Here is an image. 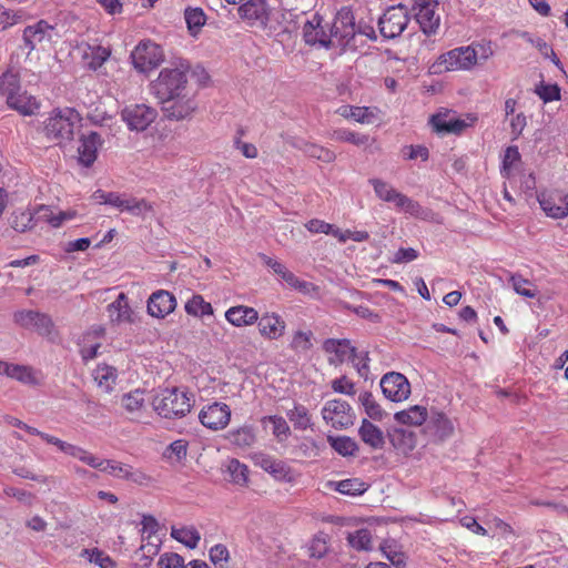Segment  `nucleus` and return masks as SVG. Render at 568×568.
<instances>
[{
	"instance_id": "57",
	"label": "nucleus",
	"mask_w": 568,
	"mask_h": 568,
	"mask_svg": "<svg viewBox=\"0 0 568 568\" xmlns=\"http://www.w3.org/2000/svg\"><path fill=\"white\" fill-rule=\"evenodd\" d=\"M82 557L89 559L90 562L98 565L100 568H114V561L99 549H84L81 554Z\"/></svg>"
},
{
	"instance_id": "35",
	"label": "nucleus",
	"mask_w": 568,
	"mask_h": 568,
	"mask_svg": "<svg viewBox=\"0 0 568 568\" xmlns=\"http://www.w3.org/2000/svg\"><path fill=\"white\" fill-rule=\"evenodd\" d=\"M226 438L232 445L243 449L253 446L256 442L254 428L247 425L231 429Z\"/></svg>"
},
{
	"instance_id": "36",
	"label": "nucleus",
	"mask_w": 568,
	"mask_h": 568,
	"mask_svg": "<svg viewBox=\"0 0 568 568\" xmlns=\"http://www.w3.org/2000/svg\"><path fill=\"white\" fill-rule=\"evenodd\" d=\"M121 406L130 415H139L145 406V390L134 389L121 397Z\"/></svg>"
},
{
	"instance_id": "64",
	"label": "nucleus",
	"mask_w": 568,
	"mask_h": 568,
	"mask_svg": "<svg viewBox=\"0 0 568 568\" xmlns=\"http://www.w3.org/2000/svg\"><path fill=\"white\" fill-rule=\"evenodd\" d=\"M3 24H6V30L14 24L22 23L27 20V12L24 10H9L3 7Z\"/></svg>"
},
{
	"instance_id": "34",
	"label": "nucleus",
	"mask_w": 568,
	"mask_h": 568,
	"mask_svg": "<svg viewBox=\"0 0 568 568\" xmlns=\"http://www.w3.org/2000/svg\"><path fill=\"white\" fill-rule=\"evenodd\" d=\"M430 123L435 131L444 133H460L467 123L462 119L448 118L446 114H434Z\"/></svg>"
},
{
	"instance_id": "41",
	"label": "nucleus",
	"mask_w": 568,
	"mask_h": 568,
	"mask_svg": "<svg viewBox=\"0 0 568 568\" xmlns=\"http://www.w3.org/2000/svg\"><path fill=\"white\" fill-rule=\"evenodd\" d=\"M332 140L338 142H347L356 146L367 145L371 141L369 135L354 132L347 129H336L332 132Z\"/></svg>"
},
{
	"instance_id": "45",
	"label": "nucleus",
	"mask_w": 568,
	"mask_h": 568,
	"mask_svg": "<svg viewBox=\"0 0 568 568\" xmlns=\"http://www.w3.org/2000/svg\"><path fill=\"white\" fill-rule=\"evenodd\" d=\"M312 331H296L292 336L290 348L298 354H305L313 347Z\"/></svg>"
},
{
	"instance_id": "63",
	"label": "nucleus",
	"mask_w": 568,
	"mask_h": 568,
	"mask_svg": "<svg viewBox=\"0 0 568 568\" xmlns=\"http://www.w3.org/2000/svg\"><path fill=\"white\" fill-rule=\"evenodd\" d=\"M37 220H44L53 227H59L65 221V214H62L61 212L59 214H53V212L48 207L41 206L38 211Z\"/></svg>"
},
{
	"instance_id": "38",
	"label": "nucleus",
	"mask_w": 568,
	"mask_h": 568,
	"mask_svg": "<svg viewBox=\"0 0 568 568\" xmlns=\"http://www.w3.org/2000/svg\"><path fill=\"white\" fill-rule=\"evenodd\" d=\"M226 473L230 475V481L240 487H246L248 484V467L236 458L229 460Z\"/></svg>"
},
{
	"instance_id": "54",
	"label": "nucleus",
	"mask_w": 568,
	"mask_h": 568,
	"mask_svg": "<svg viewBox=\"0 0 568 568\" xmlns=\"http://www.w3.org/2000/svg\"><path fill=\"white\" fill-rule=\"evenodd\" d=\"M358 400L364 406L366 414L373 419H381L383 410L369 392H363L358 396Z\"/></svg>"
},
{
	"instance_id": "11",
	"label": "nucleus",
	"mask_w": 568,
	"mask_h": 568,
	"mask_svg": "<svg viewBox=\"0 0 568 568\" xmlns=\"http://www.w3.org/2000/svg\"><path fill=\"white\" fill-rule=\"evenodd\" d=\"M133 64L140 72H148L163 60V51L154 42H140L131 54Z\"/></svg>"
},
{
	"instance_id": "10",
	"label": "nucleus",
	"mask_w": 568,
	"mask_h": 568,
	"mask_svg": "<svg viewBox=\"0 0 568 568\" xmlns=\"http://www.w3.org/2000/svg\"><path fill=\"white\" fill-rule=\"evenodd\" d=\"M156 116V110L146 104H131L121 111V118L131 131L146 130Z\"/></svg>"
},
{
	"instance_id": "52",
	"label": "nucleus",
	"mask_w": 568,
	"mask_h": 568,
	"mask_svg": "<svg viewBox=\"0 0 568 568\" xmlns=\"http://www.w3.org/2000/svg\"><path fill=\"white\" fill-rule=\"evenodd\" d=\"M185 22L190 32L195 36L205 24V14L200 8H190L185 10Z\"/></svg>"
},
{
	"instance_id": "39",
	"label": "nucleus",
	"mask_w": 568,
	"mask_h": 568,
	"mask_svg": "<svg viewBox=\"0 0 568 568\" xmlns=\"http://www.w3.org/2000/svg\"><path fill=\"white\" fill-rule=\"evenodd\" d=\"M36 217L29 210H16L11 213L9 223L11 227L20 233L32 230L36 226Z\"/></svg>"
},
{
	"instance_id": "17",
	"label": "nucleus",
	"mask_w": 568,
	"mask_h": 568,
	"mask_svg": "<svg viewBox=\"0 0 568 568\" xmlns=\"http://www.w3.org/2000/svg\"><path fill=\"white\" fill-rule=\"evenodd\" d=\"M538 202L545 214L552 219H564L568 215V194L562 192L541 193Z\"/></svg>"
},
{
	"instance_id": "59",
	"label": "nucleus",
	"mask_w": 568,
	"mask_h": 568,
	"mask_svg": "<svg viewBox=\"0 0 568 568\" xmlns=\"http://www.w3.org/2000/svg\"><path fill=\"white\" fill-rule=\"evenodd\" d=\"M536 93L545 103L560 99V89L557 84H540L536 88Z\"/></svg>"
},
{
	"instance_id": "22",
	"label": "nucleus",
	"mask_w": 568,
	"mask_h": 568,
	"mask_svg": "<svg viewBox=\"0 0 568 568\" xmlns=\"http://www.w3.org/2000/svg\"><path fill=\"white\" fill-rule=\"evenodd\" d=\"M323 349L332 355L328 361L333 365H339L346 359L355 362L356 348L347 339L328 338L324 342Z\"/></svg>"
},
{
	"instance_id": "7",
	"label": "nucleus",
	"mask_w": 568,
	"mask_h": 568,
	"mask_svg": "<svg viewBox=\"0 0 568 568\" xmlns=\"http://www.w3.org/2000/svg\"><path fill=\"white\" fill-rule=\"evenodd\" d=\"M408 21L407 8L404 4L390 7L378 20L379 32L386 39H395L406 29Z\"/></svg>"
},
{
	"instance_id": "3",
	"label": "nucleus",
	"mask_w": 568,
	"mask_h": 568,
	"mask_svg": "<svg viewBox=\"0 0 568 568\" xmlns=\"http://www.w3.org/2000/svg\"><path fill=\"white\" fill-rule=\"evenodd\" d=\"M0 94L7 98L8 105L23 115H32L39 110L36 97L21 92L20 80L16 73L6 72L0 77Z\"/></svg>"
},
{
	"instance_id": "55",
	"label": "nucleus",
	"mask_w": 568,
	"mask_h": 568,
	"mask_svg": "<svg viewBox=\"0 0 568 568\" xmlns=\"http://www.w3.org/2000/svg\"><path fill=\"white\" fill-rule=\"evenodd\" d=\"M287 417L293 423L295 428L306 429L311 425L308 412L302 405H297L293 409L288 410Z\"/></svg>"
},
{
	"instance_id": "25",
	"label": "nucleus",
	"mask_w": 568,
	"mask_h": 568,
	"mask_svg": "<svg viewBox=\"0 0 568 568\" xmlns=\"http://www.w3.org/2000/svg\"><path fill=\"white\" fill-rule=\"evenodd\" d=\"M240 17L250 24L264 26L267 20V8L264 0H247L237 9Z\"/></svg>"
},
{
	"instance_id": "27",
	"label": "nucleus",
	"mask_w": 568,
	"mask_h": 568,
	"mask_svg": "<svg viewBox=\"0 0 568 568\" xmlns=\"http://www.w3.org/2000/svg\"><path fill=\"white\" fill-rule=\"evenodd\" d=\"M109 316L114 323H133L134 312L129 305L128 296L120 293L115 301L108 305Z\"/></svg>"
},
{
	"instance_id": "40",
	"label": "nucleus",
	"mask_w": 568,
	"mask_h": 568,
	"mask_svg": "<svg viewBox=\"0 0 568 568\" xmlns=\"http://www.w3.org/2000/svg\"><path fill=\"white\" fill-rule=\"evenodd\" d=\"M23 429L26 432H28L29 434H31V435L39 436L41 439H43L48 444L57 446L62 453H64V454H67L69 456L77 455V453H79L77 450V446L75 445L69 444L67 442H63V440L59 439L58 437H54V436L49 435L47 433L40 432L39 429H37V428L32 427V426H29V425L26 424V425H23Z\"/></svg>"
},
{
	"instance_id": "51",
	"label": "nucleus",
	"mask_w": 568,
	"mask_h": 568,
	"mask_svg": "<svg viewBox=\"0 0 568 568\" xmlns=\"http://www.w3.org/2000/svg\"><path fill=\"white\" fill-rule=\"evenodd\" d=\"M509 282L517 294L528 298L536 297V287L529 280L524 278L519 274H513L509 277Z\"/></svg>"
},
{
	"instance_id": "12",
	"label": "nucleus",
	"mask_w": 568,
	"mask_h": 568,
	"mask_svg": "<svg viewBox=\"0 0 568 568\" xmlns=\"http://www.w3.org/2000/svg\"><path fill=\"white\" fill-rule=\"evenodd\" d=\"M231 419V408L225 403L205 405L199 413L201 424L211 430L224 429Z\"/></svg>"
},
{
	"instance_id": "32",
	"label": "nucleus",
	"mask_w": 568,
	"mask_h": 568,
	"mask_svg": "<svg viewBox=\"0 0 568 568\" xmlns=\"http://www.w3.org/2000/svg\"><path fill=\"white\" fill-rule=\"evenodd\" d=\"M292 145L302 151L305 155L320 160L324 163H331L336 159V155L333 151L304 140H296L292 142Z\"/></svg>"
},
{
	"instance_id": "24",
	"label": "nucleus",
	"mask_w": 568,
	"mask_h": 568,
	"mask_svg": "<svg viewBox=\"0 0 568 568\" xmlns=\"http://www.w3.org/2000/svg\"><path fill=\"white\" fill-rule=\"evenodd\" d=\"M102 145V139L97 132L81 135L78 148L79 161L84 166H91L97 160V153Z\"/></svg>"
},
{
	"instance_id": "23",
	"label": "nucleus",
	"mask_w": 568,
	"mask_h": 568,
	"mask_svg": "<svg viewBox=\"0 0 568 568\" xmlns=\"http://www.w3.org/2000/svg\"><path fill=\"white\" fill-rule=\"evenodd\" d=\"M84 65L90 70H98L111 54V50L100 44L82 43L79 45Z\"/></svg>"
},
{
	"instance_id": "53",
	"label": "nucleus",
	"mask_w": 568,
	"mask_h": 568,
	"mask_svg": "<svg viewBox=\"0 0 568 568\" xmlns=\"http://www.w3.org/2000/svg\"><path fill=\"white\" fill-rule=\"evenodd\" d=\"M263 423L272 425L273 435L280 440H284L290 435V426L287 422L281 416H267L263 418Z\"/></svg>"
},
{
	"instance_id": "6",
	"label": "nucleus",
	"mask_w": 568,
	"mask_h": 568,
	"mask_svg": "<svg viewBox=\"0 0 568 568\" xmlns=\"http://www.w3.org/2000/svg\"><path fill=\"white\" fill-rule=\"evenodd\" d=\"M478 52L474 47H459L442 54L434 68L436 72L469 70L477 63Z\"/></svg>"
},
{
	"instance_id": "30",
	"label": "nucleus",
	"mask_w": 568,
	"mask_h": 568,
	"mask_svg": "<svg viewBox=\"0 0 568 568\" xmlns=\"http://www.w3.org/2000/svg\"><path fill=\"white\" fill-rule=\"evenodd\" d=\"M376 109L368 106L342 105L336 113L344 119H352L362 124H371L376 119Z\"/></svg>"
},
{
	"instance_id": "16",
	"label": "nucleus",
	"mask_w": 568,
	"mask_h": 568,
	"mask_svg": "<svg viewBox=\"0 0 568 568\" xmlns=\"http://www.w3.org/2000/svg\"><path fill=\"white\" fill-rule=\"evenodd\" d=\"M436 7L437 2L426 0H418L416 2L415 9H417V12L415 18L426 36L435 34L439 28L440 18L436 14Z\"/></svg>"
},
{
	"instance_id": "60",
	"label": "nucleus",
	"mask_w": 568,
	"mask_h": 568,
	"mask_svg": "<svg viewBox=\"0 0 568 568\" xmlns=\"http://www.w3.org/2000/svg\"><path fill=\"white\" fill-rule=\"evenodd\" d=\"M385 557L390 561V564L395 568H405L406 567V557L403 552L397 551L390 545H383L381 547Z\"/></svg>"
},
{
	"instance_id": "61",
	"label": "nucleus",
	"mask_w": 568,
	"mask_h": 568,
	"mask_svg": "<svg viewBox=\"0 0 568 568\" xmlns=\"http://www.w3.org/2000/svg\"><path fill=\"white\" fill-rule=\"evenodd\" d=\"M229 550L222 545H215L210 549V559L216 568H224L229 560Z\"/></svg>"
},
{
	"instance_id": "5",
	"label": "nucleus",
	"mask_w": 568,
	"mask_h": 568,
	"mask_svg": "<svg viewBox=\"0 0 568 568\" xmlns=\"http://www.w3.org/2000/svg\"><path fill=\"white\" fill-rule=\"evenodd\" d=\"M331 34L334 40V47H339L342 51L356 48L355 37L357 30L353 12L349 9L342 8L337 12L331 28Z\"/></svg>"
},
{
	"instance_id": "21",
	"label": "nucleus",
	"mask_w": 568,
	"mask_h": 568,
	"mask_svg": "<svg viewBox=\"0 0 568 568\" xmlns=\"http://www.w3.org/2000/svg\"><path fill=\"white\" fill-rule=\"evenodd\" d=\"M257 321L258 332L266 339L275 341L285 334L286 323L277 313L266 312Z\"/></svg>"
},
{
	"instance_id": "13",
	"label": "nucleus",
	"mask_w": 568,
	"mask_h": 568,
	"mask_svg": "<svg viewBox=\"0 0 568 568\" xmlns=\"http://www.w3.org/2000/svg\"><path fill=\"white\" fill-rule=\"evenodd\" d=\"M381 388L386 398L398 403L408 398L410 394V384L405 375L390 372L381 379Z\"/></svg>"
},
{
	"instance_id": "20",
	"label": "nucleus",
	"mask_w": 568,
	"mask_h": 568,
	"mask_svg": "<svg viewBox=\"0 0 568 568\" xmlns=\"http://www.w3.org/2000/svg\"><path fill=\"white\" fill-rule=\"evenodd\" d=\"M77 455H71L72 457L81 460L82 463L87 464L88 466L99 469L101 471H105L108 474L114 475L119 477V474H123V471L128 470V465L115 463L112 460H105L100 459L99 457L94 456L90 452L85 450L82 447L77 446Z\"/></svg>"
},
{
	"instance_id": "49",
	"label": "nucleus",
	"mask_w": 568,
	"mask_h": 568,
	"mask_svg": "<svg viewBox=\"0 0 568 568\" xmlns=\"http://www.w3.org/2000/svg\"><path fill=\"white\" fill-rule=\"evenodd\" d=\"M367 485L358 478H349L337 481L335 484V489L343 494L349 496L362 495L367 490Z\"/></svg>"
},
{
	"instance_id": "8",
	"label": "nucleus",
	"mask_w": 568,
	"mask_h": 568,
	"mask_svg": "<svg viewBox=\"0 0 568 568\" xmlns=\"http://www.w3.org/2000/svg\"><path fill=\"white\" fill-rule=\"evenodd\" d=\"M54 33L55 28L45 20L28 26L22 33L23 44L21 49L27 51V55H30L33 50L42 47L44 43H50Z\"/></svg>"
},
{
	"instance_id": "58",
	"label": "nucleus",
	"mask_w": 568,
	"mask_h": 568,
	"mask_svg": "<svg viewBox=\"0 0 568 568\" xmlns=\"http://www.w3.org/2000/svg\"><path fill=\"white\" fill-rule=\"evenodd\" d=\"M333 236L338 239L339 242L345 243L349 239L355 242L366 241L369 234L366 231H342L341 229L334 227Z\"/></svg>"
},
{
	"instance_id": "44",
	"label": "nucleus",
	"mask_w": 568,
	"mask_h": 568,
	"mask_svg": "<svg viewBox=\"0 0 568 568\" xmlns=\"http://www.w3.org/2000/svg\"><path fill=\"white\" fill-rule=\"evenodd\" d=\"M369 183L373 185L375 194L385 202H390L396 205L403 194L392 187L387 182L379 179H371Z\"/></svg>"
},
{
	"instance_id": "43",
	"label": "nucleus",
	"mask_w": 568,
	"mask_h": 568,
	"mask_svg": "<svg viewBox=\"0 0 568 568\" xmlns=\"http://www.w3.org/2000/svg\"><path fill=\"white\" fill-rule=\"evenodd\" d=\"M327 442L335 452L344 457L354 456L358 450L357 443L347 436H328Z\"/></svg>"
},
{
	"instance_id": "28",
	"label": "nucleus",
	"mask_w": 568,
	"mask_h": 568,
	"mask_svg": "<svg viewBox=\"0 0 568 568\" xmlns=\"http://www.w3.org/2000/svg\"><path fill=\"white\" fill-rule=\"evenodd\" d=\"M225 318L227 320L229 323L236 327L248 326L257 322L258 313L253 307L237 305L230 307L225 312Z\"/></svg>"
},
{
	"instance_id": "4",
	"label": "nucleus",
	"mask_w": 568,
	"mask_h": 568,
	"mask_svg": "<svg viewBox=\"0 0 568 568\" xmlns=\"http://www.w3.org/2000/svg\"><path fill=\"white\" fill-rule=\"evenodd\" d=\"M80 121L81 116L75 110H59L45 121L44 132L49 139L69 141L73 138Z\"/></svg>"
},
{
	"instance_id": "48",
	"label": "nucleus",
	"mask_w": 568,
	"mask_h": 568,
	"mask_svg": "<svg viewBox=\"0 0 568 568\" xmlns=\"http://www.w3.org/2000/svg\"><path fill=\"white\" fill-rule=\"evenodd\" d=\"M396 207L402 209L406 213H409L410 215L423 220L428 219L430 215L429 210L424 209L418 202L409 199L405 194H402V196L398 199Z\"/></svg>"
},
{
	"instance_id": "1",
	"label": "nucleus",
	"mask_w": 568,
	"mask_h": 568,
	"mask_svg": "<svg viewBox=\"0 0 568 568\" xmlns=\"http://www.w3.org/2000/svg\"><path fill=\"white\" fill-rule=\"evenodd\" d=\"M189 67L181 63L160 71L151 89L161 104L164 115L170 120H183L196 109L194 92L187 83Z\"/></svg>"
},
{
	"instance_id": "9",
	"label": "nucleus",
	"mask_w": 568,
	"mask_h": 568,
	"mask_svg": "<svg viewBox=\"0 0 568 568\" xmlns=\"http://www.w3.org/2000/svg\"><path fill=\"white\" fill-rule=\"evenodd\" d=\"M323 419L336 429L347 428L354 423L352 407L342 399L327 400L322 409Z\"/></svg>"
},
{
	"instance_id": "42",
	"label": "nucleus",
	"mask_w": 568,
	"mask_h": 568,
	"mask_svg": "<svg viewBox=\"0 0 568 568\" xmlns=\"http://www.w3.org/2000/svg\"><path fill=\"white\" fill-rule=\"evenodd\" d=\"M116 369L109 365H98L93 372L94 381L100 387H103L106 392L113 388L116 381Z\"/></svg>"
},
{
	"instance_id": "47",
	"label": "nucleus",
	"mask_w": 568,
	"mask_h": 568,
	"mask_svg": "<svg viewBox=\"0 0 568 568\" xmlns=\"http://www.w3.org/2000/svg\"><path fill=\"white\" fill-rule=\"evenodd\" d=\"M429 424L433 426L435 435L439 439L449 437L454 432V425L450 419L442 413H435L430 417Z\"/></svg>"
},
{
	"instance_id": "31",
	"label": "nucleus",
	"mask_w": 568,
	"mask_h": 568,
	"mask_svg": "<svg viewBox=\"0 0 568 568\" xmlns=\"http://www.w3.org/2000/svg\"><path fill=\"white\" fill-rule=\"evenodd\" d=\"M358 435L373 449H382L384 447L385 437L382 429L367 419H363Z\"/></svg>"
},
{
	"instance_id": "29",
	"label": "nucleus",
	"mask_w": 568,
	"mask_h": 568,
	"mask_svg": "<svg viewBox=\"0 0 568 568\" xmlns=\"http://www.w3.org/2000/svg\"><path fill=\"white\" fill-rule=\"evenodd\" d=\"M392 446L402 454H408L416 447V435L404 428H393L388 432Z\"/></svg>"
},
{
	"instance_id": "26",
	"label": "nucleus",
	"mask_w": 568,
	"mask_h": 568,
	"mask_svg": "<svg viewBox=\"0 0 568 568\" xmlns=\"http://www.w3.org/2000/svg\"><path fill=\"white\" fill-rule=\"evenodd\" d=\"M0 375L8 376L27 385H37L39 383L34 369L27 365L0 361Z\"/></svg>"
},
{
	"instance_id": "50",
	"label": "nucleus",
	"mask_w": 568,
	"mask_h": 568,
	"mask_svg": "<svg viewBox=\"0 0 568 568\" xmlns=\"http://www.w3.org/2000/svg\"><path fill=\"white\" fill-rule=\"evenodd\" d=\"M185 312L192 316L212 315L213 307L201 295H193L185 304Z\"/></svg>"
},
{
	"instance_id": "19",
	"label": "nucleus",
	"mask_w": 568,
	"mask_h": 568,
	"mask_svg": "<svg viewBox=\"0 0 568 568\" xmlns=\"http://www.w3.org/2000/svg\"><path fill=\"white\" fill-rule=\"evenodd\" d=\"M176 307L175 296L169 291L159 290L148 301V313L156 318H164Z\"/></svg>"
},
{
	"instance_id": "2",
	"label": "nucleus",
	"mask_w": 568,
	"mask_h": 568,
	"mask_svg": "<svg viewBox=\"0 0 568 568\" xmlns=\"http://www.w3.org/2000/svg\"><path fill=\"white\" fill-rule=\"evenodd\" d=\"M153 409L163 418H181L190 413L193 406L192 396L176 387L160 390L152 398Z\"/></svg>"
},
{
	"instance_id": "33",
	"label": "nucleus",
	"mask_w": 568,
	"mask_h": 568,
	"mask_svg": "<svg viewBox=\"0 0 568 568\" xmlns=\"http://www.w3.org/2000/svg\"><path fill=\"white\" fill-rule=\"evenodd\" d=\"M24 316L28 320V322L36 327L37 332L40 335L45 336L51 341H54L57 332L54 329V324L50 316L33 311L27 312Z\"/></svg>"
},
{
	"instance_id": "18",
	"label": "nucleus",
	"mask_w": 568,
	"mask_h": 568,
	"mask_svg": "<svg viewBox=\"0 0 568 568\" xmlns=\"http://www.w3.org/2000/svg\"><path fill=\"white\" fill-rule=\"evenodd\" d=\"M303 38L310 45H318L326 49L334 47L332 34L324 30L322 17L318 14L313 16L312 20L305 22L303 26Z\"/></svg>"
},
{
	"instance_id": "56",
	"label": "nucleus",
	"mask_w": 568,
	"mask_h": 568,
	"mask_svg": "<svg viewBox=\"0 0 568 568\" xmlns=\"http://www.w3.org/2000/svg\"><path fill=\"white\" fill-rule=\"evenodd\" d=\"M349 545L357 550H368L371 548L372 536L368 529H358L347 537Z\"/></svg>"
},
{
	"instance_id": "37",
	"label": "nucleus",
	"mask_w": 568,
	"mask_h": 568,
	"mask_svg": "<svg viewBox=\"0 0 568 568\" xmlns=\"http://www.w3.org/2000/svg\"><path fill=\"white\" fill-rule=\"evenodd\" d=\"M394 417L400 424L420 426L427 419V409L424 406L415 405L396 413Z\"/></svg>"
},
{
	"instance_id": "14",
	"label": "nucleus",
	"mask_w": 568,
	"mask_h": 568,
	"mask_svg": "<svg viewBox=\"0 0 568 568\" xmlns=\"http://www.w3.org/2000/svg\"><path fill=\"white\" fill-rule=\"evenodd\" d=\"M253 460L255 466L272 475L276 480L293 483L296 479L295 473L284 460L264 453L255 454Z\"/></svg>"
},
{
	"instance_id": "62",
	"label": "nucleus",
	"mask_w": 568,
	"mask_h": 568,
	"mask_svg": "<svg viewBox=\"0 0 568 568\" xmlns=\"http://www.w3.org/2000/svg\"><path fill=\"white\" fill-rule=\"evenodd\" d=\"M159 568H185L184 559L175 552L163 554L159 561Z\"/></svg>"
},
{
	"instance_id": "46",
	"label": "nucleus",
	"mask_w": 568,
	"mask_h": 568,
	"mask_svg": "<svg viewBox=\"0 0 568 568\" xmlns=\"http://www.w3.org/2000/svg\"><path fill=\"white\" fill-rule=\"evenodd\" d=\"M171 536L189 548H195L201 539L194 527L172 528Z\"/></svg>"
},
{
	"instance_id": "15",
	"label": "nucleus",
	"mask_w": 568,
	"mask_h": 568,
	"mask_svg": "<svg viewBox=\"0 0 568 568\" xmlns=\"http://www.w3.org/2000/svg\"><path fill=\"white\" fill-rule=\"evenodd\" d=\"M106 205L113 206L121 212H128L133 216H143L153 210L152 205L143 199H136L118 192H109Z\"/></svg>"
}]
</instances>
